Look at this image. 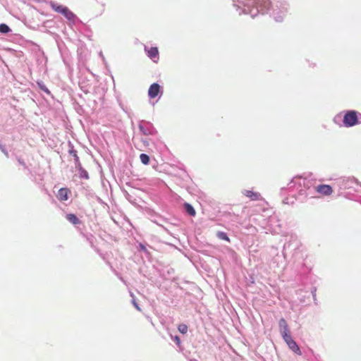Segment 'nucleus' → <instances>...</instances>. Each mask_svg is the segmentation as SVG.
Returning a JSON list of instances; mask_svg holds the SVG:
<instances>
[{
	"mask_svg": "<svg viewBox=\"0 0 361 361\" xmlns=\"http://www.w3.org/2000/svg\"><path fill=\"white\" fill-rule=\"evenodd\" d=\"M233 7L238 15H250L254 18L259 14L270 13L276 22H282L289 10L286 0H231Z\"/></svg>",
	"mask_w": 361,
	"mask_h": 361,
	"instance_id": "obj_2",
	"label": "nucleus"
},
{
	"mask_svg": "<svg viewBox=\"0 0 361 361\" xmlns=\"http://www.w3.org/2000/svg\"><path fill=\"white\" fill-rule=\"evenodd\" d=\"M66 219L73 225H78L81 223L80 220L74 214H66Z\"/></svg>",
	"mask_w": 361,
	"mask_h": 361,
	"instance_id": "obj_17",
	"label": "nucleus"
},
{
	"mask_svg": "<svg viewBox=\"0 0 361 361\" xmlns=\"http://www.w3.org/2000/svg\"><path fill=\"white\" fill-rule=\"evenodd\" d=\"M279 327L282 338H285L290 335L288 324L284 318H281L279 319Z\"/></svg>",
	"mask_w": 361,
	"mask_h": 361,
	"instance_id": "obj_12",
	"label": "nucleus"
},
{
	"mask_svg": "<svg viewBox=\"0 0 361 361\" xmlns=\"http://www.w3.org/2000/svg\"><path fill=\"white\" fill-rule=\"evenodd\" d=\"M78 171L79 177L81 179L87 180L89 179V173L88 172L81 166L75 168Z\"/></svg>",
	"mask_w": 361,
	"mask_h": 361,
	"instance_id": "obj_16",
	"label": "nucleus"
},
{
	"mask_svg": "<svg viewBox=\"0 0 361 361\" xmlns=\"http://www.w3.org/2000/svg\"><path fill=\"white\" fill-rule=\"evenodd\" d=\"M99 56L102 58L103 61L105 62V59H104V56H103L102 51L99 53Z\"/></svg>",
	"mask_w": 361,
	"mask_h": 361,
	"instance_id": "obj_33",
	"label": "nucleus"
},
{
	"mask_svg": "<svg viewBox=\"0 0 361 361\" xmlns=\"http://www.w3.org/2000/svg\"><path fill=\"white\" fill-rule=\"evenodd\" d=\"M261 205L262 204H257V206L259 207V209H256L257 212H262V216H265V217H271V214L272 213V211L271 209H269V208H264V207H261Z\"/></svg>",
	"mask_w": 361,
	"mask_h": 361,
	"instance_id": "obj_19",
	"label": "nucleus"
},
{
	"mask_svg": "<svg viewBox=\"0 0 361 361\" xmlns=\"http://www.w3.org/2000/svg\"><path fill=\"white\" fill-rule=\"evenodd\" d=\"M68 147L69 149L68 150V152L69 155L73 157L75 167L76 168L78 166H81L82 164L80 161L79 157L78 156L77 151L74 149L73 143L70 141L68 142Z\"/></svg>",
	"mask_w": 361,
	"mask_h": 361,
	"instance_id": "obj_13",
	"label": "nucleus"
},
{
	"mask_svg": "<svg viewBox=\"0 0 361 361\" xmlns=\"http://www.w3.org/2000/svg\"><path fill=\"white\" fill-rule=\"evenodd\" d=\"M355 185L361 186V183L353 176H341L335 178L333 182L334 190H338V195L355 202H360V197L355 194L345 192L346 190L353 189Z\"/></svg>",
	"mask_w": 361,
	"mask_h": 361,
	"instance_id": "obj_3",
	"label": "nucleus"
},
{
	"mask_svg": "<svg viewBox=\"0 0 361 361\" xmlns=\"http://www.w3.org/2000/svg\"><path fill=\"white\" fill-rule=\"evenodd\" d=\"M11 32L10 27L6 23L0 24V33L6 35Z\"/></svg>",
	"mask_w": 361,
	"mask_h": 361,
	"instance_id": "obj_22",
	"label": "nucleus"
},
{
	"mask_svg": "<svg viewBox=\"0 0 361 361\" xmlns=\"http://www.w3.org/2000/svg\"><path fill=\"white\" fill-rule=\"evenodd\" d=\"M283 341L286 342L288 348L296 355H301L302 351L297 344V343L293 339L291 335L288 336L285 338H283Z\"/></svg>",
	"mask_w": 361,
	"mask_h": 361,
	"instance_id": "obj_9",
	"label": "nucleus"
},
{
	"mask_svg": "<svg viewBox=\"0 0 361 361\" xmlns=\"http://www.w3.org/2000/svg\"><path fill=\"white\" fill-rule=\"evenodd\" d=\"M301 243L298 239L296 235H290L288 242L285 243L283 250V255L281 257L276 256L273 259L274 263H277V266H281L284 269L286 266V257L288 252H292V257L297 258H302V256H299L301 252Z\"/></svg>",
	"mask_w": 361,
	"mask_h": 361,
	"instance_id": "obj_4",
	"label": "nucleus"
},
{
	"mask_svg": "<svg viewBox=\"0 0 361 361\" xmlns=\"http://www.w3.org/2000/svg\"><path fill=\"white\" fill-rule=\"evenodd\" d=\"M145 51L147 53V56L152 60L154 62H157L159 59V50L157 47H152L148 48L145 46Z\"/></svg>",
	"mask_w": 361,
	"mask_h": 361,
	"instance_id": "obj_10",
	"label": "nucleus"
},
{
	"mask_svg": "<svg viewBox=\"0 0 361 361\" xmlns=\"http://www.w3.org/2000/svg\"><path fill=\"white\" fill-rule=\"evenodd\" d=\"M0 150L4 154V155L6 157H8L9 156V154H8V150L6 149V147L2 145L1 144H0Z\"/></svg>",
	"mask_w": 361,
	"mask_h": 361,
	"instance_id": "obj_29",
	"label": "nucleus"
},
{
	"mask_svg": "<svg viewBox=\"0 0 361 361\" xmlns=\"http://www.w3.org/2000/svg\"><path fill=\"white\" fill-rule=\"evenodd\" d=\"M16 159L18 161V162L19 163V164H20L22 166H23L25 169H27V165L25 164V162L24 161V160L23 159H21L20 157H16Z\"/></svg>",
	"mask_w": 361,
	"mask_h": 361,
	"instance_id": "obj_28",
	"label": "nucleus"
},
{
	"mask_svg": "<svg viewBox=\"0 0 361 361\" xmlns=\"http://www.w3.org/2000/svg\"><path fill=\"white\" fill-rule=\"evenodd\" d=\"M184 212L191 216H195L196 212L192 204H183Z\"/></svg>",
	"mask_w": 361,
	"mask_h": 361,
	"instance_id": "obj_20",
	"label": "nucleus"
},
{
	"mask_svg": "<svg viewBox=\"0 0 361 361\" xmlns=\"http://www.w3.org/2000/svg\"><path fill=\"white\" fill-rule=\"evenodd\" d=\"M70 192V190L67 188H62L59 190L56 197L60 201H66L68 199Z\"/></svg>",
	"mask_w": 361,
	"mask_h": 361,
	"instance_id": "obj_15",
	"label": "nucleus"
},
{
	"mask_svg": "<svg viewBox=\"0 0 361 361\" xmlns=\"http://www.w3.org/2000/svg\"><path fill=\"white\" fill-rule=\"evenodd\" d=\"M137 248L145 252L146 255H149V252L147 249L146 246L142 243H139L137 245Z\"/></svg>",
	"mask_w": 361,
	"mask_h": 361,
	"instance_id": "obj_26",
	"label": "nucleus"
},
{
	"mask_svg": "<svg viewBox=\"0 0 361 361\" xmlns=\"http://www.w3.org/2000/svg\"><path fill=\"white\" fill-rule=\"evenodd\" d=\"M333 185L320 184L315 185V179L312 175L310 177L302 176H294L288 183L286 188H282L281 192L288 191V197H285L281 203H302L310 199L317 197V194L329 196L333 192Z\"/></svg>",
	"mask_w": 361,
	"mask_h": 361,
	"instance_id": "obj_1",
	"label": "nucleus"
},
{
	"mask_svg": "<svg viewBox=\"0 0 361 361\" xmlns=\"http://www.w3.org/2000/svg\"><path fill=\"white\" fill-rule=\"evenodd\" d=\"M162 94V87L158 82H154L149 86L148 90V97L149 99H154L157 97L160 98Z\"/></svg>",
	"mask_w": 361,
	"mask_h": 361,
	"instance_id": "obj_8",
	"label": "nucleus"
},
{
	"mask_svg": "<svg viewBox=\"0 0 361 361\" xmlns=\"http://www.w3.org/2000/svg\"><path fill=\"white\" fill-rule=\"evenodd\" d=\"M132 303L133 306L136 308V310H137L138 311H141L140 307L139 306V305L134 298L132 300Z\"/></svg>",
	"mask_w": 361,
	"mask_h": 361,
	"instance_id": "obj_30",
	"label": "nucleus"
},
{
	"mask_svg": "<svg viewBox=\"0 0 361 361\" xmlns=\"http://www.w3.org/2000/svg\"><path fill=\"white\" fill-rule=\"evenodd\" d=\"M312 298H313V300H314V303H315V304H317V302H316V301H317V297H316V295H312Z\"/></svg>",
	"mask_w": 361,
	"mask_h": 361,
	"instance_id": "obj_34",
	"label": "nucleus"
},
{
	"mask_svg": "<svg viewBox=\"0 0 361 361\" xmlns=\"http://www.w3.org/2000/svg\"><path fill=\"white\" fill-rule=\"evenodd\" d=\"M140 161L141 162L144 164V165H147L149 164V161H150V157L148 154H145V153H142L140 155Z\"/></svg>",
	"mask_w": 361,
	"mask_h": 361,
	"instance_id": "obj_24",
	"label": "nucleus"
},
{
	"mask_svg": "<svg viewBox=\"0 0 361 361\" xmlns=\"http://www.w3.org/2000/svg\"><path fill=\"white\" fill-rule=\"evenodd\" d=\"M249 1V0H245V2H246V1Z\"/></svg>",
	"mask_w": 361,
	"mask_h": 361,
	"instance_id": "obj_38",
	"label": "nucleus"
},
{
	"mask_svg": "<svg viewBox=\"0 0 361 361\" xmlns=\"http://www.w3.org/2000/svg\"><path fill=\"white\" fill-rule=\"evenodd\" d=\"M171 339L176 343V344L178 346L180 345L181 341H180V338L178 336L176 335L174 336H171Z\"/></svg>",
	"mask_w": 361,
	"mask_h": 361,
	"instance_id": "obj_27",
	"label": "nucleus"
},
{
	"mask_svg": "<svg viewBox=\"0 0 361 361\" xmlns=\"http://www.w3.org/2000/svg\"><path fill=\"white\" fill-rule=\"evenodd\" d=\"M333 121L335 124L339 126H343V113L341 112L337 114L333 118Z\"/></svg>",
	"mask_w": 361,
	"mask_h": 361,
	"instance_id": "obj_18",
	"label": "nucleus"
},
{
	"mask_svg": "<svg viewBox=\"0 0 361 361\" xmlns=\"http://www.w3.org/2000/svg\"><path fill=\"white\" fill-rule=\"evenodd\" d=\"M317 288L313 286L311 288V293L312 295H316Z\"/></svg>",
	"mask_w": 361,
	"mask_h": 361,
	"instance_id": "obj_31",
	"label": "nucleus"
},
{
	"mask_svg": "<svg viewBox=\"0 0 361 361\" xmlns=\"http://www.w3.org/2000/svg\"><path fill=\"white\" fill-rule=\"evenodd\" d=\"M243 194L249 197L250 201H263L264 203H268L261 196L259 192H253L252 190H245L243 191Z\"/></svg>",
	"mask_w": 361,
	"mask_h": 361,
	"instance_id": "obj_11",
	"label": "nucleus"
},
{
	"mask_svg": "<svg viewBox=\"0 0 361 361\" xmlns=\"http://www.w3.org/2000/svg\"><path fill=\"white\" fill-rule=\"evenodd\" d=\"M90 243H91V246L93 247H94L93 243L90 241Z\"/></svg>",
	"mask_w": 361,
	"mask_h": 361,
	"instance_id": "obj_36",
	"label": "nucleus"
},
{
	"mask_svg": "<svg viewBox=\"0 0 361 361\" xmlns=\"http://www.w3.org/2000/svg\"><path fill=\"white\" fill-rule=\"evenodd\" d=\"M94 250L99 255V256H101L103 259H104V255L100 252V250L98 248L94 247Z\"/></svg>",
	"mask_w": 361,
	"mask_h": 361,
	"instance_id": "obj_32",
	"label": "nucleus"
},
{
	"mask_svg": "<svg viewBox=\"0 0 361 361\" xmlns=\"http://www.w3.org/2000/svg\"><path fill=\"white\" fill-rule=\"evenodd\" d=\"M188 326L185 324H180L178 326V330L180 333L185 334L188 332Z\"/></svg>",
	"mask_w": 361,
	"mask_h": 361,
	"instance_id": "obj_25",
	"label": "nucleus"
},
{
	"mask_svg": "<svg viewBox=\"0 0 361 361\" xmlns=\"http://www.w3.org/2000/svg\"><path fill=\"white\" fill-rule=\"evenodd\" d=\"M49 4L54 11L63 15L73 25H75L78 23H81L80 19L67 6L58 4L53 1H50Z\"/></svg>",
	"mask_w": 361,
	"mask_h": 361,
	"instance_id": "obj_5",
	"label": "nucleus"
},
{
	"mask_svg": "<svg viewBox=\"0 0 361 361\" xmlns=\"http://www.w3.org/2000/svg\"><path fill=\"white\" fill-rule=\"evenodd\" d=\"M137 205L139 209L145 211V212L149 216V218L151 219L152 221L157 223V219L158 218V215L153 209H151L147 207L144 209L140 204Z\"/></svg>",
	"mask_w": 361,
	"mask_h": 361,
	"instance_id": "obj_14",
	"label": "nucleus"
},
{
	"mask_svg": "<svg viewBox=\"0 0 361 361\" xmlns=\"http://www.w3.org/2000/svg\"><path fill=\"white\" fill-rule=\"evenodd\" d=\"M216 235L220 240H226L228 242L230 241V238L226 232L217 231Z\"/></svg>",
	"mask_w": 361,
	"mask_h": 361,
	"instance_id": "obj_23",
	"label": "nucleus"
},
{
	"mask_svg": "<svg viewBox=\"0 0 361 361\" xmlns=\"http://www.w3.org/2000/svg\"><path fill=\"white\" fill-rule=\"evenodd\" d=\"M37 85L39 87L40 90L44 92V93L47 94L48 95L51 94V92L49 90L47 87V86L44 85V82L42 81H37Z\"/></svg>",
	"mask_w": 361,
	"mask_h": 361,
	"instance_id": "obj_21",
	"label": "nucleus"
},
{
	"mask_svg": "<svg viewBox=\"0 0 361 361\" xmlns=\"http://www.w3.org/2000/svg\"><path fill=\"white\" fill-rule=\"evenodd\" d=\"M191 361H197V360L195 359H193V360H191Z\"/></svg>",
	"mask_w": 361,
	"mask_h": 361,
	"instance_id": "obj_37",
	"label": "nucleus"
},
{
	"mask_svg": "<svg viewBox=\"0 0 361 361\" xmlns=\"http://www.w3.org/2000/svg\"><path fill=\"white\" fill-rule=\"evenodd\" d=\"M142 142L145 145H147V144H148V142H147L146 140L142 139Z\"/></svg>",
	"mask_w": 361,
	"mask_h": 361,
	"instance_id": "obj_35",
	"label": "nucleus"
},
{
	"mask_svg": "<svg viewBox=\"0 0 361 361\" xmlns=\"http://www.w3.org/2000/svg\"><path fill=\"white\" fill-rule=\"evenodd\" d=\"M138 128L140 132L145 135H154L157 133V130L154 125L151 122L145 120L139 121Z\"/></svg>",
	"mask_w": 361,
	"mask_h": 361,
	"instance_id": "obj_7",
	"label": "nucleus"
},
{
	"mask_svg": "<svg viewBox=\"0 0 361 361\" xmlns=\"http://www.w3.org/2000/svg\"><path fill=\"white\" fill-rule=\"evenodd\" d=\"M343 126L351 128L361 124V113L356 110L343 111Z\"/></svg>",
	"mask_w": 361,
	"mask_h": 361,
	"instance_id": "obj_6",
	"label": "nucleus"
}]
</instances>
